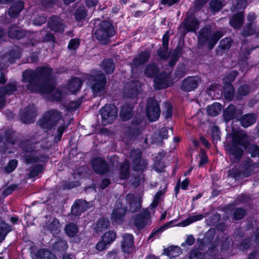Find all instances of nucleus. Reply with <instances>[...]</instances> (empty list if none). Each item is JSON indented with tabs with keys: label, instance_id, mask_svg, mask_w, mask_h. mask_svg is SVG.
Listing matches in <instances>:
<instances>
[{
	"label": "nucleus",
	"instance_id": "f257e3e1",
	"mask_svg": "<svg viewBox=\"0 0 259 259\" xmlns=\"http://www.w3.org/2000/svg\"><path fill=\"white\" fill-rule=\"evenodd\" d=\"M52 71L48 67H37L35 70L27 69L22 73V81L26 83L28 91L51 94L53 100L60 101L65 97V89H55Z\"/></svg>",
	"mask_w": 259,
	"mask_h": 259
},
{
	"label": "nucleus",
	"instance_id": "f03ea898",
	"mask_svg": "<svg viewBox=\"0 0 259 259\" xmlns=\"http://www.w3.org/2000/svg\"><path fill=\"white\" fill-rule=\"evenodd\" d=\"M44 141L38 140L35 138H29L22 142L20 148L23 150L21 156L26 163L31 164L36 162H45L48 157L45 153L46 148L43 147Z\"/></svg>",
	"mask_w": 259,
	"mask_h": 259
},
{
	"label": "nucleus",
	"instance_id": "7ed1b4c3",
	"mask_svg": "<svg viewBox=\"0 0 259 259\" xmlns=\"http://www.w3.org/2000/svg\"><path fill=\"white\" fill-rule=\"evenodd\" d=\"M8 35L11 38L21 39L24 36H28L30 42L27 45L34 46L35 44L40 41H54V36L52 32L41 30L39 32L32 33L26 32L16 26H11L8 31Z\"/></svg>",
	"mask_w": 259,
	"mask_h": 259
},
{
	"label": "nucleus",
	"instance_id": "20e7f679",
	"mask_svg": "<svg viewBox=\"0 0 259 259\" xmlns=\"http://www.w3.org/2000/svg\"><path fill=\"white\" fill-rule=\"evenodd\" d=\"M64 122L61 113L57 110L51 109L45 114L44 118L38 121L37 123L44 130H51L58 123H60L57 129V135L54 138V141L58 142L67 127Z\"/></svg>",
	"mask_w": 259,
	"mask_h": 259
},
{
	"label": "nucleus",
	"instance_id": "39448f33",
	"mask_svg": "<svg viewBox=\"0 0 259 259\" xmlns=\"http://www.w3.org/2000/svg\"><path fill=\"white\" fill-rule=\"evenodd\" d=\"M211 29L209 26H205L199 32L198 45L201 46L207 45V48L211 50L218 41L224 35L222 31H217L211 34Z\"/></svg>",
	"mask_w": 259,
	"mask_h": 259
},
{
	"label": "nucleus",
	"instance_id": "423d86ee",
	"mask_svg": "<svg viewBox=\"0 0 259 259\" xmlns=\"http://www.w3.org/2000/svg\"><path fill=\"white\" fill-rule=\"evenodd\" d=\"M246 146L244 139L242 136L236 135L233 137L232 144L226 147L230 154V158L233 163L240 160L244 153L242 147L245 148Z\"/></svg>",
	"mask_w": 259,
	"mask_h": 259
},
{
	"label": "nucleus",
	"instance_id": "0eeeda50",
	"mask_svg": "<svg viewBox=\"0 0 259 259\" xmlns=\"http://www.w3.org/2000/svg\"><path fill=\"white\" fill-rule=\"evenodd\" d=\"M115 34V30L112 24L107 21H103L95 32V36L101 44L109 42L110 38Z\"/></svg>",
	"mask_w": 259,
	"mask_h": 259
},
{
	"label": "nucleus",
	"instance_id": "6e6552de",
	"mask_svg": "<svg viewBox=\"0 0 259 259\" xmlns=\"http://www.w3.org/2000/svg\"><path fill=\"white\" fill-rule=\"evenodd\" d=\"M89 83L96 96L101 95L104 91L106 85V77L100 71H96L89 78Z\"/></svg>",
	"mask_w": 259,
	"mask_h": 259
},
{
	"label": "nucleus",
	"instance_id": "1a4fd4ad",
	"mask_svg": "<svg viewBox=\"0 0 259 259\" xmlns=\"http://www.w3.org/2000/svg\"><path fill=\"white\" fill-rule=\"evenodd\" d=\"M102 123L106 125L113 122L117 116V108L114 104H107L102 107L100 111Z\"/></svg>",
	"mask_w": 259,
	"mask_h": 259
},
{
	"label": "nucleus",
	"instance_id": "9d476101",
	"mask_svg": "<svg viewBox=\"0 0 259 259\" xmlns=\"http://www.w3.org/2000/svg\"><path fill=\"white\" fill-rule=\"evenodd\" d=\"M141 154L142 152L140 149H134L130 152V157L133 161L132 168L134 171H143L147 167V161L141 159Z\"/></svg>",
	"mask_w": 259,
	"mask_h": 259
},
{
	"label": "nucleus",
	"instance_id": "9b49d317",
	"mask_svg": "<svg viewBox=\"0 0 259 259\" xmlns=\"http://www.w3.org/2000/svg\"><path fill=\"white\" fill-rule=\"evenodd\" d=\"M127 208L119 201L116 202L114 208L111 215V220L113 224H121L124 221Z\"/></svg>",
	"mask_w": 259,
	"mask_h": 259
},
{
	"label": "nucleus",
	"instance_id": "f8f14e48",
	"mask_svg": "<svg viewBox=\"0 0 259 259\" xmlns=\"http://www.w3.org/2000/svg\"><path fill=\"white\" fill-rule=\"evenodd\" d=\"M146 114L148 118L151 121L157 120L160 116L159 105L156 100L153 98H150L147 101Z\"/></svg>",
	"mask_w": 259,
	"mask_h": 259
},
{
	"label": "nucleus",
	"instance_id": "ddd939ff",
	"mask_svg": "<svg viewBox=\"0 0 259 259\" xmlns=\"http://www.w3.org/2000/svg\"><path fill=\"white\" fill-rule=\"evenodd\" d=\"M21 57L20 50L18 48L12 50L9 53H7L0 56V68L3 69L8 67L9 62L12 63L15 59Z\"/></svg>",
	"mask_w": 259,
	"mask_h": 259
},
{
	"label": "nucleus",
	"instance_id": "4468645a",
	"mask_svg": "<svg viewBox=\"0 0 259 259\" xmlns=\"http://www.w3.org/2000/svg\"><path fill=\"white\" fill-rule=\"evenodd\" d=\"M36 110L33 104L29 105L23 111L20 113L22 122L30 123L33 122L36 116Z\"/></svg>",
	"mask_w": 259,
	"mask_h": 259
},
{
	"label": "nucleus",
	"instance_id": "2eb2a0df",
	"mask_svg": "<svg viewBox=\"0 0 259 259\" xmlns=\"http://www.w3.org/2000/svg\"><path fill=\"white\" fill-rule=\"evenodd\" d=\"M170 74L162 72L154 79V87L157 90L167 88L172 84L170 80Z\"/></svg>",
	"mask_w": 259,
	"mask_h": 259
},
{
	"label": "nucleus",
	"instance_id": "dca6fc26",
	"mask_svg": "<svg viewBox=\"0 0 259 259\" xmlns=\"http://www.w3.org/2000/svg\"><path fill=\"white\" fill-rule=\"evenodd\" d=\"M17 90V84L15 81L8 83L5 87L0 88V109L5 104V96L12 94Z\"/></svg>",
	"mask_w": 259,
	"mask_h": 259
},
{
	"label": "nucleus",
	"instance_id": "f3484780",
	"mask_svg": "<svg viewBox=\"0 0 259 259\" xmlns=\"http://www.w3.org/2000/svg\"><path fill=\"white\" fill-rule=\"evenodd\" d=\"M181 27L185 29V33L196 32L199 27V22L193 16H187L181 24Z\"/></svg>",
	"mask_w": 259,
	"mask_h": 259
},
{
	"label": "nucleus",
	"instance_id": "a211bd4d",
	"mask_svg": "<svg viewBox=\"0 0 259 259\" xmlns=\"http://www.w3.org/2000/svg\"><path fill=\"white\" fill-rule=\"evenodd\" d=\"M92 164L94 170L98 174H106L110 169L109 165L105 160L100 157L94 158L92 160Z\"/></svg>",
	"mask_w": 259,
	"mask_h": 259
},
{
	"label": "nucleus",
	"instance_id": "6ab92c4d",
	"mask_svg": "<svg viewBox=\"0 0 259 259\" xmlns=\"http://www.w3.org/2000/svg\"><path fill=\"white\" fill-rule=\"evenodd\" d=\"M48 27L53 31L62 33L64 31L65 25L58 16H53L48 20Z\"/></svg>",
	"mask_w": 259,
	"mask_h": 259
},
{
	"label": "nucleus",
	"instance_id": "aec40b11",
	"mask_svg": "<svg viewBox=\"0 0 259 259\" xmlns=\"http://www.w3.org/2000/svg\"><path fill=\"white\" fill-rule=\"evenodd\" d=\"M242 112L240 110H237L236 107L233 105H230L224 111V118L226 122L232 119L239 120Z\"/></svg>",
	"mask_w": 259,
	"mask_h": 259
},
{
	"label": "nucleus",
	"instance_id": "412c9836",
	"mask_svg": "<svg viewBox=\"0 0 259 259\" xmlns=\"http://www.w3.org/2000/svg\"><path fill=\"white\" fill-rule=\"evenodd\" d=\"M199 80L197 76H188L182 81L181 88L184 91L191 92L197 87Z\"/></svg>",
	"mask_w": 259,
	"mask_h": 259
},
{
	"label": "nucleus",
	"instance_id": "4be33fe9",
	"mask_svg": "<svg viewBox=\"0 0 259 259\" xmlns=\"http://www.w3.org/2000/svg\"><path fill=\"white\" fill-rule=\"evenodd\" d=\"M150 212L148 210H144L140 214L135 215L132 221L135 226L139 229H143L149 219Z\"/></svg>",
	"mask_w": 259,
	"mask_h": 259
},
{
	"label": "nucleus",
	"instance_id": "5701e85b",
	"mask_svg": "<svg viewBox=\"0 0 259 259\" xmlns=\"http://www.w3.org/2000/svg\"><path fill=\"white\" fill-rule=\"evenodd\" d=\"M121 248L126 253H131L134 249V236L132 234L125 233L122 235Z\"/></svg>",
	"mask_w": 259,
	"mask_h": 259
},
{
	"label": "nucleus",
	"instance_id": "b1692460",
	"mask_svg": "<svg viewBox=\"0 0 259 259\" xmlns=\"http://www.w3.org/2000/svg\"><path fill=\"white\" fill-rule=\"evenodd\" d=\"M150 57V53L148 51H144L141 52L136 58L133 60L131 64L132 71H134V68H137L138 66L144 64L149 59Z\"/></svg>",
	"mask_w": 259,
	"mask_h": 259
},
{
	"label": "nucleus",
	"instance_id": "393cba45",
	"mask_svg": "<svg viewBox=\"0 0 259 259\" xmlns=\"http://www.w3.org/2000/svg\"><path fill=\"white\" fill-rule=\"evenodd\" d=\"M141 85L138 82H133L131 85H128L125 88L124 94L127 98H136L141 93Z\"/></svg>",
	"mask_w": 259,
	"mask_h": 259
},
{
	"label": "nucleus",
	"instance_id": "a878e982",
	"mask_svg": "<svg viewBox=\"0 0 259 259\" xmlns=\"http://www.w3.org/2000/svg\"><path fill=\"white\" fill-rule=\"evenodd\" d=\"M90 208V204L84 200H76L71 208L73 214L77 216Z\"/></svg>",
	"mask_w": 259,
	"mask_h": 259
},
{
	"label": "nucleus",
	"instance_id": "bb28decb",
	"mask_svg": "<svg viewBox=\"0 0 259 259\" xmlns=\"http://www.w3.org/2000/svg\"><path fill=\"white\" fill-rule=\"evenodd\" d=\"M31 257L33 259H57L56 256L47 249H39L31 252Z\"/></svg>",
	"mask_w": 259,
	"mask_h": 259
},
{
	"label": "nucleus",
	"instance_id": "cd10ccee",
	"mask_svg": "<svg viewBox=\"0 0 259 259\" xmlns=\"http://www.w3.org/2000/svg\"><path fill=\"white\" fill-rule=\"evenodd\" d=\"M169 32L167 31L162 37V47H161L157 53L158 56L162 59L165 60L168 58V45L169 41Z\"/></svg>",
	"mask_w": 259,
	"mask_h": 259
},
{
	"label": "nucleus",
	"instance_id": "c85d7f7f",
	"mask_svg": "<svg viewBox=\"0 0 259 259\" xmlns=\"http://www.w3.org/2000/svg\"><path fill=\"white\" fill-rule=\"evenodd\" d=\"M257 118V116L254 113H248L240 116L239 120L241 125L245 127H248L253 124Z\"/></svg>",
	"mask_w": 259,
	"mask_h": 259
},
{
	"label": "nucleus",
	"instance_id": "c756f323",
	"mask_svg": "<svg viewBox=\"0 0 259 259\" xmlns=\"http://www.w3.org/2000/svg\"><path fill=\"white\" fill-rule=\"evenodd\" d=\"M126 201L129 204L130 211L132 212L138 211L141 207L139 198L135 197L134 194H128L126 196Z\"/></svg>",
	"mask_w": 259,
	"mask_h": 259
},
{
	"label": "nucleus",
	"instance_id": "7c9ffc66",
	"mask_svg": "<svg viewBox=\"0 0 259 259\" xmlns=\"http://www.w3.org/2000/svg\"><path fill=\"white\" fill-rule=\"evenodd\" d=\"M133 105L132 104H125L122 106L120 111V116L124 121L130 119L133 115Z\"/></svg>",
	"mask_w": 259,
	"mask_h": 259
},
{
	"label": "nucleus",
	"instance_id": "2f4dec72",
	"mask_svg": "<svg viewBox=\"0 0 259 259\" xmlns=\"http://www.w3.org/2000/svg\"><path fill=\"white\" fill-rule=\"evenodd\" d=\"M82 84V80L78 77L71 79L67 85L68 93L73 94L77 92L81 87Z\"/></svg>",
	"mask_w": 259,
	"mask_h": 259
},
{
	"label": "nucleus",
	"instance_id": "473e14b6",
	"mask_svg": "<svg viewBox=\"0 0 259 259\" xmlns=\"http://www.w3.org/2000/svg\"><path fill=\"white\" fill-rule=\"evenodd\" d=\"M141 122V119H140L136 120L135 122H132V125L128 131L131 139L135 138L137 136L142 133V129L140 127L139 125Z\"/></svg>",
	"mask_w": 259,
	"mask_h": 259
},
{
	"label": "nucleus",
	"instance_id": "72a5a7b5",
	"mask_svg": "<svg viewBox=\"0 0 259 259\" xmlns=\"http://www.w3.org/2000/svg\"><path fill=\"white\" fill-rule=\"evenodd\" d=\"M253 164L252 161L250 159H248L243 161L241 166V171L243 178L248 177L250 176L253 170Z\"/></svg>",
	"mask_w": 259,
	"mask_h": 259
},
{
	"label": "nucleus",
	"instance_id": "f704fd0d",
	"mask_svg": "<svg viewBox=\"0 0 259 259\" xmlns=\"http://www.w3.org/2000/svg\"><path fill=\"white\" fill-rule=\"evenodd\" d=\"M252 241L259 242V229L255 231L253 236L251 237V239H246L242 241L239 246V248L243 251L247 249L250 246L251 242Z\"/></svg>",
	"mask_w": 259,
	"mask_h": 259
},
{
	"label": "nucleus",
	"instance_id": "c9c22d12",
	"mask_svg": "<svg viewBox=\"0 0 259 259\" xmlns=\"http://www.w3.org/2000/svg\"><path fill=\"white\" fill-rule=\"evenodd\" d=\"M24 3L18 1L14 3L9 10V14L11 17H16L23 10Z\"/></svg>",
	"mask_w": 259,
	"mask_h": 259
},
{
	"label": "nucleus",
	"instance_id": "e433bc0d",
	"mask_svg": "<svg viewBox=\"0 0 259 259\" xmlns=\"http://www.w3.org/2000/svg\"><path fill=\"white\" fill-rule=\"evenodd\" d=\"M244 16L242 13L234 15L230 20V25L235 28H240L243 23Z\"/></svg>",
	"mask_w": 259,
	"mask_h": 259
},
{
	"label": "nucleus",
	"instance_id": "4c0bfd02",
	"mask_svg": "<svg viewBox=\"0 0 259 259\" xmlns=\"http://www.w3.org/2000/svg\"><path fill=\"white\" fill-rule=\"evenodd\" d=\"M173 222L172 221H170L164 224L162 226H161L159 229L156 230H153L149 236L148 237V240H151L153 241L154 239L159 238L160 233L165 230L166 229L171 227L172 226Z\"/></svg>",
	"mask_w": 259,
	"mask_h": 259
},
{
	"label": "nucleus",
	"instance_id": "58836bf2",
	"mask_svg": "<svg viewBox=\"0 0 259 259\" xmlns=\"http://www.w3.org/2000/svg\"><path fill=\"white\" fill-rule=\"evenodd\" d=\"M110 225V221L108 219L102 218L95 224L94 229L97 233L105 231Z\"/></svg>",
	"mask_w": 259,
	"mask_h": 259
},
{
	"label": "nucleus",
	"instance_id": "ea45409f",
	"mask_svg": "<svg viewBox=\"0 0 259 259\" xmlns=\"http://www.w3.org/2000/svg\"><path fill=\"white\" fill-rule=\"evenodd\" d=\"M164 253L169 258H174L181 254L182 250L180 247L171 246L165 249Z\"/></svg>",
	"mask_w": 259,
	"mask_h": 259
},
{
	"label": "nucleus",
	"instance_id": "a19ab883",
	"mask_svg": "<svg viewBox=\"0 0 259 259\" xmlns=\"http://www.w3.org/2000/svg\"><path fill=\"white\" fill-rule=\"evenodd\" d=\"M47 227L53 235H55L60 232L61 225L59 221L56 219H54L48 224Z\"/></svg>",
	"mask_w": 259,
	"mask_h": 259
},
{
	"label": "nucleus",
	"instance_id": "79ce46f5",
	"mask_svg": "<svg viewBox=\"0 0 259 259\" xmlns=\"http://www.w3.org/2000/svg\"><path fill=\"white\" fill-rule=\"evenodd\" d=\"M11 231V227L0 220V243L5 239L7 235Z\"/></svg>",
	"mask_w": 259,
	"mask_h": 259
},
{
	"label": "nucleus",
	"instance_id": "37998d69",
	"mask_svg": "<svg viewBox=\"0 0 259 259\" xmlns=\"http://www.w3.org/2000/svg\"><path fill=\"white\" fill-rule=\"evenodd\" d=\"M222 105L219 103H213L211 105L208 106L207 107V113L212 116H215L219 114L220 111L222 109Z\"/></svg>",
	"mask_w": 259,
	"mask_h": 259
},
{
	"label": "nucleus",
	"instance_id": "c03bdc74",
	"mask_svg": "<svg viewBox=\"0 0 259 259\" xmlns=\"http://www.w3.org/2000/svg\"><path fill=\"white\" fill-rule=\"evenodd\" d=\"M130 163L127 160H125L120 166V178L126 179L130 175Z\"/></svg>",
	"mask_w": 259,
	"mask_h": 259
},
{
	"label": "nucleus",
	"instance_id": "a18cd8bd",
	"mask_svg": "<svg viewBox=\"0 0 259 259\" xmlns=\"http://www.w3.org/2000/svg\"><path fill=\"white\" fill-rule=\"evenodd\" d=\"M102 66L106 73H112L114 70L113 61L111 59H105L102 62Z\"/></svg>",
	"mask_w": 259,
	"mask_h": 259
},
{
	"label": "nucleus",
	"instance_id": "49530a36",
	"mask_svg": "<svg viewBox=\"0 0 259 259\" xmlns=\"http://www.w3.org/2000/svg\"><path fill=\"white\" fill-rule=\"evenodd\" d=\"M87 16V12L84 7L78 8L75 13V18L77 22L84 20Z\"/></svg>",
	"mask_w": 259,
	"mask_h": 259
},
{
	"label": "nucleus",
	"instance_id": "de8ad7c7",
	"mask_svg": "<svg viewBox=\"0 0 259 259\" xmlns=\"http://www.w3.org/2000/svg\"><path fill=\"white\" fill-rule=\"evenodd\" d=\"M66 234L69 237H74L78 232L77 226L73 223L68 224L65 229Z\"/></svg>",
	"mask_w": 259,
	"mask_h": 259
},
{
	"label": "nucleus",
	"instance_id": "09e8293b",
	"mask_svg": "<svg viewBox=\"0 0 259 259\" xmlns=\"http://www.w3.org/2000/svg\"><path fill=\"white\" fill-rule=\"evenodd\" d=\"M157 67L154 64H149L145 71V75L149 77H152L155 76L158 72Z\"/></svg>",
	"mask_w": 259,
	"mask_h": 259
},
{
	"label": "nucleus",
	"instance_id": "8fccbe9b",
	"mask_svg": "<svg viewBox=\"0 0 259 259\" xmlns=\"http://www.w3.org/2000/svg\"><path fill=\"white\" fill-rule=\"evenodd\" d=\"M224 93L225 98L229 100H232L234 97V89L233 87L231 84L225 83V85L224 87Z\"/></svg>",
	"mask_w": 259,
	"mask_h": 259
},
{
	"label": "nucleus",
	"instance_id": "3c124183",
	"mask_svg": "<svg viewBox=\"0 0 259 259\" xmlns=\"http://www.w3.org/2000/svg\"><path fill=\"white\" fill-rule=\"evenodd\" d=\"M44 167L41 164H37L31 168L28 174L29 178H33L36 177L39 174L42 172Z\"/></svg>",
	"mask_w": 259,
	"mask_h": 259
},
{
	"label": "nucleus",
	"instance_id": "603ef678",
	"mask_svg": "<svg viewBox=\"0 0 259 259\" xmlns=\"http://www.w3.org/2000/svg\"><path fill=\"white\" fill-rule=\"evenodd\" d=\"M67 242L63 239H59L54 244L53 247L58 251H65L68 248Z\"/></svg>",
	"mask_w": 259,
	"mask_h": 259
},
{
	"label": "nucleus",
	"instance_id": "864d4df0",
	"mask_svg": "<svg viewBox=\"0 0 259 259\" xmlns=\"http://www.w3.org/2000/svg\"><path fill=\"white\" fill-rule=\"evenodd\" d=\"M116 233L110 231L105 233L102 236V238L107 243L108 245L112 243L116 238Z\"/></svg>",
	"mask_w": 259,
	"mask_h": 259
},
{
	"label": "nucleus",
	"instance_id": "5fc2aeb1",
	"mask_svg": "<svg viewBox=\"0 0 259 259\" xmlns=\"http://www.w3.org/2000/svg\"><path fill=\"white\" fill-rule=\"evenodd\" d=\"M238 72L235 70H233L226 73L224 78L225 83L231 84L235 80L236 77L238 76Z\"/></svg>",
	"mask_w": 259,
	"mask_h": 259
},
{
	"label": "nucleus",
	"instance_id": "6e6d98bb",
	"mask_svg": "<svg viewBox=\"0 0 259 259\" xmlns=\"http://www.w3.org/2000/svg\"><path fill=\"white\" fill-rule=\"evenodd\" d=\"M18 164V161L16 159H12L9 161L7 166L4 168L6 173L10 174L13 172L16 168Z\"/></svg>",
	"mask_w": 259,
	"mask_h": 259
},
{
	"label": "nucleus",
	"instance_id": "4d7b16f0",
	"mask_svg": "<svg viewBox=\"0 0 259 259\" xmlns=\"http://www.w3.org/2000/svg\"><path fill=\"white\" fill-rule=\"evenodd\" d=\"M251 23L247 24L243 28L242 35L244 37H247L255 33V29L252 27Z\"/></svg>",
	"mask_w": 259,
	"mask_h": 259
},
{
	"label": "nucleus",
	"instance_id": "13d9d810",
	"mask_svg": "<svg viewBox=\"0 0 259 259\" xmlns=\"http://www.w3.org/2000/svg\"><path fill=\"white\" fill-rule=\"evenodd\" d=\"M204 254L200 252L199 249H192L189 255V259H204Z\"/></svg>",
	"mask_w": 259,
	"mask_h": 259
},
{
	"label": "nucleus",
	"instance_id": "bf43d9fd",
	"mask_svg": "<svg viewBox=\"0 0 259 259\" xmlns=\"http://www.w3.org/2000/svg\"><path fill=\"white\" fill-rule=\"evenodd\" d=\"M210 10L213 12L219 11L223 7L222 3L219 0H213L210 2Z\"/></svg>",
	"mask_w": 259,
	"mask_h": 259
},
{
	"label": "nucleus",
	"instance_id": "052dcab7",
	"mask_svg": "<svg viewBox=\"0 0 259 259\" xmlns=\"http://www.w3.org/2000/svg\"><path fill=\"white\" fill-rule=\"evenodd\" d=\"M229 175L235 179H240L243 178L242 171L237 168H233L229 170Z\"/></svg>",
	"mask_w": 259,
	"mask_h": 259
},
{
	"label": "nucleus",
	"instance_id": "680f3d73",
	"mask_svg": "<svg viewBox=\"0 0 259 259\" xmlns=\"http://www.w3.org/2000/svg\"><path fill=\"white\" fill-rule=\"evenodd\" d=\"M232 40L230 38L222 39L220 42L219 47L223 50H228L231 45Z\"/></svg>",
	"mask_w": 259,
	"mask_h": 259
},
{
	"label": "nucleus",
	"instance_id": "e2e57ef3",
	"mask_svg": "<svg viewBox=\"0 0 259 259\" xmlns=\"http://www.w3.org/2000/svg\"><path fill=\"white\" fill-rule=\"evenodd\" d=\"M248 150L252 157H259V147L257 145L251 144Z\"/></svg>",
	"mask_w": 259,
	"mask_h": 259
},
{
	"label": "nucleus",
	"instance_id": "0e129e2a",
	"mask_svg": "<svg viewBox=\"0 0 259 259\" xmlns=\"http://www.w3.org/2000/svg\"><path fill=\"white\" fill-rule=\"evenodd\" d=\"M246 213L245 210L242 208H238L235 210L233 215L236 220H239L243 218Z\"/></svg>",
	"mask_w": 259,
	"mask_h": 259
},
{
	"label": "nucleus",
	"instance_id": "69168bd1",
	"mask_svg": "<svg viewBox=\"0 0 259 259\" xmlns=\"http://www.w3.org/2000/svg\"><path fill=\"white\" fill-rule=\"evenodd\" d=\"M81 102V99H78L76 101L70 102L67 107V110L73 111L76 110L79 107Z\"/></svg>",
	"mask_w": 259,
	"mask_h": 259
},
{
	"label": "nucleus",
	"instance_id": "338daca9",
	"mask_svg": "<svg viewBox=\"0 0 259 259\" xmlns=\"http://www.w3.org/2000/svg\"><path fill=\"white\" fill-rule=\"evenodd\" d=\"M164 192L162 190L159 191L155 195L153 201L151 203L150 206L152 208L156 207L159 203L161 196L164 194Z\"/></svg>",
	"mask_w": 259,
	"mask_h": 259
},
{
	"label": "nucleus",
	"instance_id": "774afa93",
	"mask_svg": "<svg viewBox=\"0 0 259 259\" xmlns=\"http://www.w3.org/2000/svg\"><path fill=\"white\" fill-rule=\"evenodd\" d=\"M80 41L78 38L71 39L68 45V48L69 50H76L79 46Z\"/></svg>",
	"mask_w": 259,
	"mask_h": 259
}]
</instances>
